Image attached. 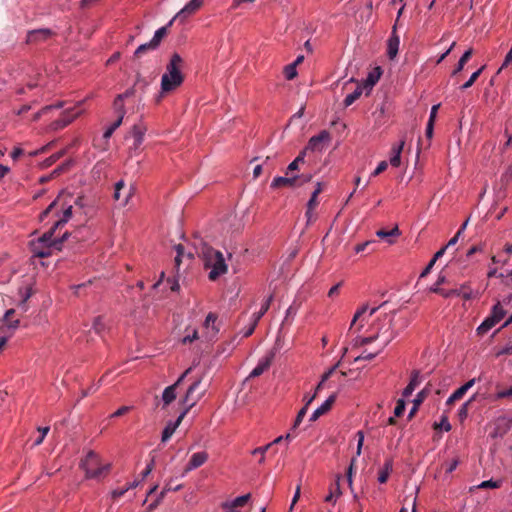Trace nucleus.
<instances>
[{
	"mask_svg": "<svg viewBox=\"0 0 512 512\" xmlns=\"http://www.w3.org/2000/svg\"><path fill=\"white\" fill-rule=\"evenodd\" d=\"M185 66V60L178 52L171 53L169 60L165 67V72L161 77V91L156 98L159 103L165 94L178 89L185 80V75L182 72Z\"/></svg>",
	"mask_w": 512,
	"mask_h": 512,
	"instance_id": "obj_1",
	"label": "nucleus"
},
{
	"mask_svg": "<svg viewBox=\"0 0 512 512\" xmlns=\"http://www.w3.org/2000/svg\"><path fill=\"white\" fill-rule=\"evenodd\" d=\"M199 256L203 260L204 267L211 269L208 275L211 281L217 280L221 275L227 272L228 267L223 254L207 243L201 242Z\"/></svg>",
	"mask_w": 512,
	"mask_h": 512,
	"instance_id": "obj_2",
	"label": "nucleus"
},
{
	"mask_svg": "<svg viewBox=\"0 0 512 512\" xmlns=\"http://www.w3.org/2000/svg\"><path fill=\"white\" fill-rule=\"evenodd\" d=\"M213 377L207 371H204L187 389L181 403L185 405L187 412L193 408L208 391L212 384Z\"/></svg>",
	"mask_w": 512,
	"mask_h": 512,
	"instance_id": "obj_3",
	"label": "nucleus"
},
{
	"mask_svg": "<svg viewBox=\"0 0 512 512\" xmlns=\"http://www.w3.org/2000/svg\"><path fill=\"white\" fill-rule=\"evenodd\" d=\"M79 467L84 470L86 479H100L109 473L111 464H102L100 455L94 450H89L81 459Z\"/></svg>",
	"mask_w": 512,
	"mask_h": 512,
	"instance_id": "obj_4",
	"label": "nucleus"
},
{
	"mask_svg": "<svg viewBox=\"0 0 512 512\" xmlns=\"http://www.w3.org/2000/svg\"><path fill=\"white\" fill-rule=\"evenodd\" d=\"M506 315V310L502 307L498 301L492 308L490 316H488L481 325L477 328L479 335H484L491 328H493L498 322H500Z\"/></svg>",
	"mask_w": 512,
	"mask_h": 512,
	"instance_id": "obj_5",
	"label": "nucleus"
},
{
	"mask_svg": "<svg viewBox=\"0 0 512 512\" xmlns=\"http://www.w3.org/2000/svg\"><path fill=\"white\" fill-rule=\"evenodd\" d=\"M91 239L90 229L86 226H79L71 232H65L54 245H62L69 241L71 244L84 242Z\"/></svg>",
	"mask_w": 512,
	"mask_h": 512,
	"instance_id": "obj_6",
	"label": "nucleus"
},
{
	"mask_svg": "<svg viewBox=\"0 0 512 512\" xmlns=\"http://www.w3.org/2000/svg\"><path fill=\"white\" fill-rule=\"evenodd\" d=\"M331 142V134L327 130H322L318 135L312 136L307 145L306 150L310 152H322Z\"/></svg>",
	"mask_w": 512,
	"mask_h": 512,
	"instance_id": "obj_7",
	"label": "nucleus"
},
{
	"mask_svg": "<svg viewBox=\"0 0 512 512\" xmlns=\"http://www.w3.org/2000/svg\"><path fill=\"white\" fill-rule=\"evenodd\" d=\"M55 36V32L49 28L31 30L27 33L26 43L29 45L39 44Z\"/></svg>",
	"mask_w": 512,
	"mask_h": 512,
	"instance_id": "obj_8",
	"label": "nucleus"
},
{
	"mask_svg": "<svg viewBox=\"0 0 512 512\" xmlns=\"http://www.w3.org/2000/svg\"><path fill=\"white\" fill-rule=\"evenodd\" d=\"M148 130L147 125L142 119L135 123L129 131V135L133 138V150H138L144 141L145 134Z\"/></svg>",
	"mask_w": 512,
	"mask_h": 512,
	"instance_id": "obj_9",
	"label": "nucleus"
},
{
	"mask_svg": "<svg viewBox=\"0 0 512 512\" xmlns=\"http://www.w3.org/2000/svg\"><path fill=\"white\" fill-rule=\"evenodd\" d=\"M276 352L275 350H271L264 359L251 371L249 378H255L262 375L266 370L271 366Z\"/></svg>",
	"mask_w": 512,
	"mask_h": 512,
	"instance_id": "obj_10",
	"label": "nucleus"
},
{
	"mask_svg": "<svg viewBox=\"0 0 512 512\" xmlns=\"http://www.w3.org/2000/svg\"><path fill=\"white\" fill-rule=\"evenodd\" d=\"M399 44L400 39L399 36L397 35L396 24H394L392 27V34L388 39L387 43V55L389 59L393 60L397 56Z\"/></svg>",
	"mask_w": 512,
	"mask_h": 512,
	"instance_id": "obj_11",
	"label": "nucleus"
},
{
	"mask_svg": "<svg viewBox=\"0 0 512 512\" xmlns=\"http://www.w3.org/2000/svg\"><path fill=\"white\" fill-rule=\"evenodd\" d=\"M203 5V0H191L175 16L174 19L184 20L187 16L194 14Z\"/></svg>",
	"mask_w": 512,
	"mask_h": 512,
	"instance_id": "obj_12",
	"label": "nucleus"
},
{
	"mask_svg": "<svg viewBox=\"0 0 512 512\" xmlns=\"http://www.w3.org/2000/svg\"><path fill=\"white\" fill-rule=\"evenodd\" d=\"M187 413L188 412L186 410H183L182 413L176 419V421H174V422L170 421L167 423V425L165 426V428L162 432V437H161L162 442H166L173 435V433L178 428V426L181 424L182 420L184 419V417Z\"/></svg>",
	"mask_w": 512,
	"mask_h": 512,
	"instance_id": "obj_13",
	"label": "nucleus"
},
{
	"mask_svg": "<svg viewBox=\"0 0 512 512\" xmlns=\"http://www.w3.org/2000/svg\"><path fill=\"white\" fill-rule=\"evenodd\" d=\"M208 460V453L205 451L194 453L184 469V473H187L193 469L202 466Z\"/></svg>",
	"mask_w": 512,
	"mask_h": 512,
	"instance_id": "obj_14",
	"label": "nucleus"
},
{
	"mask_svg": "<svg viewBox=\"0 0 512 512\" xmlns=\"http://www.w3.org/2000/svg\"><path fill=\"white\" fill-rule=\"evenodd\" d=\"M57 229H54V225L50 230L45 232L41 237H39L36 241H31V243H39V245H45L49 247H53L59 251H61V245H54L58 239H53L54 233Z\"/></svg>",
	"mask_w": 512,
	"mask_h": 512,
	"instance_id": "obj_15",
	"label": "nucleus"
},
{
	"mask_svg": "<svg viewBox=\"0 0 512 512\" xmlns=\"http://www.w3.org/2000/svg\"><path fill=\"white\" fill-rule=\"evenodd\" d=\"M250 497H251V494L247 493L245 495L235 498L233 501L223 502L221 504V507L223 509H226L227 512H236V509L238 507H243L249 501Z\"/></svg>",
	"mask_w": 512,
	"mask_h": 512,
	"instance_id": "obj_16",
	"label": "nucleus"
},
{
	"mask_svg": "<svg viewBox=\"0 0 512 512\" xmlns=\"http://www.w3.org/2000/svg\"><path fill=\"white\" fill-rule=\"evenodd\" d=\"M336 400V395L333 394V395H330L328 397V399L320 406L318 407L313 413L312 415L310 416V421L311 422H315L316 420H318V418L324 414H326L332 407V405L334 404Z\"/></svg>",
	"mask_w": 512,
	"mask_h": 512,
	"instance_id": "obj_17",
	"label": "nucleus"
},
{
	"mask_svg": "<svg viewBox=\"0 0 512 512\" xmlns=\"http://www.w3.org/2000/svg\"><path fill=\"white\" fill-rule=\"evenodd\" d=\"M298 181H299V178L295 177V176H293V177L279 176V177H276L273 179V181L271 183V188L279 189V188H283V187H296Z\"/></svg>",
	"mask_w": 512,
	"mask_h": 512,
	"instance_id": "obj_18",
	"label": "nucleus"
},
{
	"mask_svg": "<svg viewBox=\"0 0 512 512\" xmlns=\"http://www.w3.org/2000/svg\"><path fill=\"white\" fill-rule=\"evenodd\" d=\"M80 115V112L75 114H71L70 110H66L63 112L62 117L52 123L53 129H61L69 125L75 118Z\"/></svg>",
	"mask_w": 512,
	"mask_h": 512,
	"instance_id": "obj_19",
	"label": "nucleus"
},
{
	"mask_svg": "<svg viewBox=\"0 0 512 512\" xmlns=\"http://www.w3.org/2000/svg\"><path fill=\"white\" fill-rule=\"evenodd\" d=\"M157 49H158V47L151 40L149 42H147V43L141 44L134 51V53H133V55L131 57V61L132 62H139L144 53H146L149 50L154 51V50H157Z\"/></svg>",
	"mask_w": 512,
	"mask_h": 512,
	"instance_id": "obj_20",
	"label": "nucleus"
},
{
	"mask_svg": "<svg viewBox=\"0 0 512 512\" xmlns=\"http://www.w3.org/2000/svg\"><path fill=\"white\" fill-rule=\"evenodd\" d=\"M174 17L168 22L166 26H163L155 31L154 36L152 37L151 41L159 48L162 40L168 35L169 28L173 25Z\"/></svg>",
	"mask_w": 512,
	"mask_h": 512,
	"instance_id": "obj_21",
	"label": "nucleus"
},
{
	"mask_svg": "<svg viewBox=\"0 0 512 512\" xmlns=\"http://www.w3.org/2000/svg\"><path fill=\"white\" fill-rule=\"evenodd\" d=\"M30 248L31 252L33 253L34 257L38 258H46L51 256V249L53 247L45 246V245H39V243H31L30 242Z\"/></svg>",
	"mask_w": 512,
	"mask_h": 512,
	"instance_id": "obj_22",
	"label": "nucleus"
},
{
	"mask_svg": "<svg viewBox=\"0 0 512 512\" xmlns=\"http://www.w3.org/2000/svg\"><path fill=\"white\" fill-rule=\"evenodd\" d=\"M392 470H393V460L391 458H389L385 461L383 468L379 472L378 481L381 484L386 483Z\"/></svg>",
	"mask_w": 512,
	"mask_h": 512,
	"instance_id": "obj_23",
	"label": "nucleus"
},
{
	"mask_svg": "<svg viewBox=\"0 0 512 512\" xmlns=\"http://www.w3.org/2000/svg\"><path fill=\"white\" fill-rule=\"evenodd\" d=\"M382 330L381 329H378V331L372 335V336H369V337H357L354 339L353 341V347H362L364 345H367L371 342H373L374 340L378 339L381 335H382Z\"/></svg>",
	"mask_w": 512,
	"mask_h": 512,
	"instance_id": "obj_24",
	"label": "nucleus"
},
{
	"mask_svg": "<svg viewBox=\"0 0 512 512\" xmlns=\"http://www.w3.org/2000/svg\"><path fill=\"white\" fill-rule=\"evenodd\" d=\"M176 399V385H170L163 391L162 400L164 406L171 404Z\"/></svg>",
	"mask_w": 512,
	"mask_h": 512,
	"instance_id": "obj_25",
	"label": "nucleus"
},
{
	"mask_svg": "<svg viewBox=\"0 0 512 512\" xmlns=\"http://www.w3.org/2000/svg\"><path fill=\"white\" fill-rule=\"evenodd\" d=\"M72 209V205H68L67 207L64 208L62 217L54 223V229H59L63 227L71 219L73 214Z\"/></svg>",
	"mask_w": 512,
	"mask_h": 512,
	"instance_id": "obj_26",
	"label": "nucleus"
},
{
	"mask_svg": "<svg viewBox=\"0 0 512 512\" xmlns=\"http://www.w3.org/2000/svg\"><path fill=\"white\" fill-rule=\"evenodd\" d=\"M503 484V480L502 479H497V480H493V479H490V480H486V481H483L481 482L480 484H478L477 486H474L473 488H470V491H473V489H497V488H500Z\"/></svg>",
	"mask_w": 512,
	"mask_h": 512,
	"instance_id": "obj_27",
	"label": "nucleus"
},
{
	"mask_svg": "<svg viewBox=\"0 0 512 512\" xmlns=\"http://www.w3.org/2000/svg\"><path fill=\"white\" fill-rule=\"evenodd\" d=\"M112 106L118 117L124 119V116L126 114L124 99L119 94L115 97Z\"/></svg>",
	"mask_w": 512,
	"mask_h": 512,
	"instance_id": "obj_28",
	"label": "nucleus"
},
{
	"mask_svg": "<svg viewBox=\"0 0 512 512\" xmlns=\"http://www.w3.org/2000/svg\"><path fill=\"white\" fill-rule=\"evenodd\" d=\"M472 53H473V50H472V48H470L461 56V58L459 59L457 65H456V67L452 71V76L458 74L459 72H461L463 70L466 62L472 56Z\"/></svg>",
	"mask_w": 512,
	"mask_h": 512,
	"instance_id": "obj_29",
	"label": "nucleus"
},
{
	"mask_svg": "<svg viewBox=\"0 0 512 512\" xmlns=\"http://www.w3.org/2000/svg\"><path fill=\"white\" fill-rule=\"evenodd\" d=\"M273 299H274V294H273V293H272V294H270V295L266 298V300H265L264 304L262 305V307H261L260 311H259L257 314H255V318H254V320H255L256 322H258V321H259V320L264 316V314L269 310L270 305H271V303H272Z\"/></svg>",
	"mask_w": 512,
	"mask_h": 512,
	"instance_id": "obj_30",
	"label": "nucleus"
},
{
	"mask_svg": "<svg viewBox=\"0 0 512 512\" xmlns=\"http://www.w3.org/2000/svg\"><path fill=\"white\" fill-rule=\"evenodd\" d=\"M376 235L379 238H387V237H398L401 235V231L399 230L398 225H395L390 231H386L380 229L376 232Z\"/></svg>",
	"mask_w": 512,
	"mask_h": 512,
	"instance_id": "obj_31",
	"label": "nucleus"
},
{
	"mask_svg": "<svg viewBox=\"0 0 512 512\" xmlns=\"http://www.w3.org/2000/svg\"><path fill=\"white\" fill-rule=\"evenodd\" d=\"M361 94H362V87L357 86V88L354 90V92L347 95L346 98L344 99V106L348 107L351 104H353L354 101H356L361 96Z\"/></svg>",
	"mask_w": 512,
	"mask_h": 512,
	"instance_id": "obj_32",
	"label": "nucleus"
},
{
	"mask_svg": "<svg viewBox=\"0 0 512 512\" xmlns=\"http://www.w3.org/2000/svg\"><path fill=\"white\" fill-rule=\"evenodd\" d=\"M66 153V149H63L57 153H54L53 155H51L50 157H48L47 159H45L42 163H41V166L42 167H49L51 166L52 164H54L56 161H58L61 157H63Z\"/></svg>",
	"mask_w": 512,
	"mask_h": 512,
	"instance_id": "obj_33",
	"label": "nucleus"
},
{
	"mask_svg": "<svg viewBox=\"0 0 512 512\" xmlns=\"http://www.w3.org/2000/svg\"><path fill=\"white\" fill-rule=\"evenodd\" d=\"M217 320V315L210 312L208 313V315L206 316V319H205V322H204V326L205 327H212V330L214 332V334H217L219 332V328L217 326H215V322Z\"/></svg>",
	"mask_w": 512,
	"mask_h": 512,
	"instance_id": "obj_34",
	"label": "nucleus"
},
{
	"mask_svg": "<svg viewBox=\"0 0 512 512\" xmlns=\"http://www.w3.org/2000/svg\"><path fill=\"white\" fill-rule=\"evenodd\" d=\"M381 74H382L381 68L376 67L373 72L369 73V75L366 79V84L373 86L379 80Z\"/></svg>",
	"mask_w": 512,
	"mask_h": 512,
	"instance_id": "obj_35",
	"label": "nucleus"
},
{
	"mask_svg": "<svg viewBox=\"0 0 512 512\" xmlns=\"http://www.w3.org/2000/svg\"><path fill=\"white\" fill-rule=\"evenodd\" d=\"M272 446L271 443H268L267 445L265 446H262V447H258V448H255L251 451V454L252 455H256V454H259L260 458H259V463L260 464H263L264 461H265V454L266 452L268 451V449Z\"/></svg>",
	"mask_w": 512,
	"mask_h": 512,
	"instance_id": "obj_36",
	"label": "nucleus"
},
{
	"mask_svg": "<svg viewBox=\"0 0 512 512\" xmlns=\"http://www.w3.org/2000/svg\"><path fill=\"white\" fill-rule=\"evenodd\" d=\"M92 327H93V329L95 330V332L97 334L102 333L105 330V328H106V324L104 322V318L102 316L95 317L94 320H93Z\"/></svg>",
	"mask_w": 512,
	"mask_h": 512,
	"instance_id": "obj_37",
	"label": "nucleus"
},
{
	"mask_svg": "<svg viewBox=\"0 0 512 512\" xmlns=\"http://www.w3.org/2000/svg\"><path fill=\"white\" fill-rule=\"evenodd\" d=\"M122 122H123V119H121V117H117L116 121L114 123H112L110 127H108L106 129V131L103 134V138L108 140L112 136L114 131L122 124Z\"/></svg>",
	"mask_w": 512,
	"mask_h": 512,
	"instance_id": "obj_38",
	"label": "nucleus"
},
{
	"mask_svg": "<svg viewBox=\"0 0 512 512\" xmlns=\"http://www.w3.org/2000/svg\"><path fill=\"white\" fill-rule=\"evenodd\" d=\"M425 395L426 394L424 390L417 394L416 398L413 401L414 405L413 408L410 410L409 417H412L416 413L418 406L423 402Z\"/></svg>",
	"mask_w": 512,
	"mask_h": 512,
	"instance_id": "obj_39",
	"label": "nucleus"
},
{
	"mask_svg": "<svg viewBox=\"0 0 512 512\" xmlns=\"http://www.w3.org/2000/svg\"><path fill=\"white\" fill-rule=\"evenodd\" d=\"M284 75L287 80H292L297 76L296 64H289L284 68Z\"/></svg>",
	"mask_w": 512,
	"mask_h": 512,
	"instance_id": "obj_40",
	"label": "nucleus"
},
{
	"mask_svg": "<svg viewBox=\"0 0 512 512\" xmlns=\"http://www.w3.org/2000/svg\"><path fill=\"white\" fill-rule=\"evenodd\" d=\"M73 164V161L72 160H67L65 161L64 163H62L60 166H58L55 170L52 171L51 173V177H57L59 176L62 172L66 171L69 169V167Z\"/></svg>",
	"mask_w": 512,
	"mask_h": 512,
	"instance_id": "obj_41",
	"label": "nucleus"
},
{
	"mask_svg": "<svg viewBox=\"0 0 512 512\" xmlns=\"http://www.w3.org/2000/svg\"><path fill=\"white\" fill-rule=\"evenodd\" d=\"M483 69H484V66H482L480 69H478L476 72H474L471 75V77L469 78V80L461 86V89L465 90V89L471 87L474 84V82L478 79V77L482 73Z\"/></svg>",
	"mask_w": 512,
	"mask_h": 512,
	"instance_id": "obj_42",
	"label": "nucleus"
},
{
	"mask_svg": "<svg viewBox=\"0 0 512 512\" xmlns=\"http://www.w3.org/2000/svg\"><path fill=\"white\" fill-rule=\"evenodd\" d=\"M64 192L62 191L58 197L40 214L39 219L43 221L45 217L58 205L59 199Z\"/></svg>",
	"mask_w": 512,
	"mask_h": 512,
	"instance_id": "obj_43",
	"label": "nucleus"
},
{
	"mask_svg": "<svg viewBox=\"0 0 512 512\" xmlns=\"http://www.w3.org/2000/svg\"><path fill=\"white\" fill-rule=\"evenodd\" d=\"M182 486H183L182 484H177V485H175V487H174V488H171V483H170V482H169V483H167V484L164 486L163 490H162V491L160 492V494L158 495L157 500H159V502H161V501H162V499L164 498L165 494H166L168 491H178V490H180V489L182 488Z\"/></svg>",
	"mask_w": 512,
	"mask_h": 512,
	"instance_id": "obj_44",
	"label": "nucleus"
},
{
	"mask_svg": "<svg viewBox=\"0 0 512 512\" xmlns=\"http://www.w3.org/2000/svg\"><path fill=\"white\" fill-rule=\"evenodd\" d=\"M307 410H308V408H307V407H305V406H303V407L298 411L297 416H296V419H295V421H294V423H293V426H292L291 430H295V429L300 425V423L302 422V420H303L304 416H305V415H306V413H307Z\"/></svg>",
	"mask_w": 512,
	"mask_h": 512,
	"instance_id": "obj_45",
	"label": "nucleus"
},
{
	"mask_svg": "<svg viewBox=\"0 0 512 512\" xmlns=\"http://www.w3.org/2000/svg\"><path fill=\"white\" fill-rule=\"evenodd\" d=\"M433 428L435 430H438V429H441L443 428L445 431H450L451 430V425L450 423L448 422V418L446 416H443L441 421L439 423H434L433 425Z\"/></svg>",
	"mask_w": 512,
	"mask_h": 512,
	"instance_id": "obj_46",
	"label": "nucleus"
},
{
	"mask_svg": "<svg viewBox=\"0 0 512 512\" xmlns=\"http://www.w3.org/2000/svg\"><path fill=\"white\" fill-rule=\"evenodd\" d=\"M379 354V351L375 352H366L364 351L361 355L357 356L354 359V362H359L360 360H372Z\"/></svg>",
	"mask_w": 512,
	"mask_h": 512,
	"instance_id": "obj_47",
	"label": "nucleus"
},
{
	"mask_svg": "<svg viewBox=\"0 0 512 512\" xmlns=\"http://www.w3.org/2000/svg\"><path fill=\"white\" fill-rule=\"evenodd\" d=\"M376 244V241L374 240H368V241H365L364 243H361V244H358L354 247V250L356 253H360L362 251H364L365 249L373 246Z\"/></svg>",
	"mask_w": 512,
	"mask_h": 512,
	"instance_id": "obj_48",
	"label": "nucleus"
},
{
	"mask_svg": "<svg viewBox=\"0 0 512 512\" xmlns=\"http://www.w3.org/2000/svg\"><path fill=\"white\" fill-rule=\"evenodd\" d=\"M368 310V304H364L361 308H359L356 313L354 314V317L352 319L350 329L353 327V325L357 322V320Z\"/></svg>",
	"mask_w": 512,
	"mask_h": 512,
	"instance_id": "obj_49",
	"label": "nucleus"
},
{
	"mask_svg": "<svg viewBox=\"0 0 512 512\" xmlns=\"http://www.w3.org/2000/svg\"><path fill=\"white\" fill-rule=\"evenodd\" d=\"M38 432H40V437L35 441V445L36 446H39L40 444L43 443L44 441V438L45 436L47 435V433L49 432L50 428L49 427H38Z\"/></svg>",
	"mask_w": 512,
	"mask_h": 512,
	"instance_id": "obj_50",
	"label": "nucleus"
},
{
	"mask_svg": "<svg viewBox=\"0 0 512 512\" xmlns=\"http://www.w3.org/2000/svg\"><path fill=\"white\" fill-rule=\"evenodd\" d=\"M404 410H405V401L403 399H399L397 401L396 407L394 409V415L396 417H399L403 414Z\"/></svg>",
	"mask_w": 512,
	"mask_h": 512,
	"instance_id": "obj_51",
	"label": "nucleus"
},
{
	"mask_svg": "<svg viewBox=\"0 0 512 512\" xmlns=\"http://www.w3.org/2000/svg\"><path fill=\"white\" fill-rule=\"evenodd\" d=\"M198 339V331L197 329H192L191 331V334H187L183 339H182V343L183 344H187V343H191L193 342L194 340Z\"/></svg>",
	"mask_w": 512,
	"mask_h": 512,
	"instance_id": "obj_52",
	"label": "nucleus"
},
{
	"mask_svg": "<svg viewBox=\"0 0 512 512\" xmlns=\"http://www.w3.org/2000/svg\"><path fill=\"white\" fill-rule=\"evenodd\" d=\"M510 64H512V46H511L510 51L505 56V59L501 65V67L497 71V74H499L504 68L508 67Z\"/></svg>",
	"mask_w": 512,
	"mask_h": 512,
	"instance_id": "obj_53",
	"label": "nucleus"
},
{
	"mask_svg": "<svg viewBox=\"0 0 512 512\" xmlns=\"http://www.w3.org/2000/svg\"><path fill=\"white\" fill-rule=\"evenodd\" d=\"M124 187V181L120 180L115 184V191H114V199L116 201H119L121 199L122 193H120L121 189Z\"/></svg>",
	"mask_w": 512,
	"mask_h": 512,
	"instance_id": "obj_54",
	"label": "nucleus"
},
{
	"mask_svg": "<svg viewBox=\"0 0 512 512\" xmlns=\"http://www.w3.org/2000/svg\"><path fill=\"white\" fill-rule=\"evenodd\" d=\"M474 400V398L470 399L469 401H467L466 403H464L461 407V409L459 410V413H458V416L461 420H464L466 417H467V414H468V406L469 404Z\"/></svg>",
	"mask_w": 512,
	"mask_h": 512,
	"instance_id": "obj_55",
	"label": "nucleus"
},
{
	"mask_svg": "<svg viewBox=\"0 0 512 512\" xmlns=\"http://www.w3.org/2000/svg\"><path fill=\"white\" fill-rule=\"evenodd\" d=\"M500 278H502V282L505 286L512 289V271L509 272L506 276L504 274L498 275Z\"/></svg>",
	"mask_w": 512,
	"mask_h": 512,
	"instance_id": "obj_56",
	"label": "nucleus"
},
{
	"mask_svg": "<svg viewBox=\"0 0 512 512\" xmlns=\"http://www.w3.org/2000/svg\"><path fill=\"white\" fill-rule=\"evenodd\" d=\"M419 377H420V371L419 370H413L411 373V379L408 385H412L413 388H415L419 383Z\"/></svg>",
	"mask_w": 512,
	"mask_h": 512,
	"instance_id": "obj_57",
	"label": "nucleus"
},
{
	"mask_svg": "<svg viewBox=\"0 0 512 512\" xmlns=\"http://www.w3.org/2000/svg\"><path fill=\"white\" fill-rule=\"evenodd\" d=\"M357 436H358V443H357L356 455L360 456L361 452H362L363 442H364V433L362 431H358Z\"/></svg>",
	"mask_w": 512,
	"mask_h": 512,
	"instance_id": "obj_58",
	"label": "nucleus"
},
{
	"mask_svg": "<svg viewBox=\"0 0 512 512\" xmlns=\"http://www.w3.org/2000/svg\"><path fill=\"white\" fill-rule=\"evenodd\" d=\"M131 407L130 406H121L119 409H117L112 415L111 417H120V416H123L125 415L126 413H128L130 411Z\"/></svg>",
	"mask_w": 512,
	"mask_h": 512,
	"instance_id": "obj_59",
	"label": "nucleus"
},
{
	"mask_svg": "<svg viewBox=\"0 0 512 512\" xmlns=\"http://www.w3.org/2000/svg\"><path fill=\"white\" fill-rule=\"evenodd\" d=\"M340 362L336 363L332 368H330L328 371H326L322 377H321V380L323 383H325L330 377L331 375L334 373V371L336 370V368L339 366Z\"/></svg>",
	"mask_w": 512,
	"mask_h": 512,
	"instance_id": "obj_60",
	"label": "nucleus"
},
{
	"mask_svg": "<svg viewBox=\"0 0 512 512\" xmlns=\"http://www.w3.org/2000/svg\"><path fill=\"white\" fill-rule=\"evenodd\" d=\"M461 294V291L458 290V289H451V290H442L441 291V295L444 297V298H449L451 296H454V295H457V296H460Z\"/></svg>",
	"mask_w": 512,
	"mask_h": 512,
	"instance_id": "obj_61",
	"label": "nucleus"
},
{
	"mask_svg": "<svg viewBox=\"0 0 512 512\" xmlns=\"http://www.w3.org/2000/svg\"><path fill=\"white\" fill-rule=\"evenodd\" d=\"M387 166H388V163L386 161H381L378 164L377 168L372 173V175L373 176H378L380 173H382L383 171H385L387 169Z\"/></svg>",
	"mask_w": 512,
	"mask_h": 512,
	"instance_id": "obj_62",
	"label": "nucleus"
},
{
	"mask_svg": "<svg viewBox=\"0 0 512 512\" xmlns=\"http://www.w3.org/2000/svg\"><path fill=\"white\" fill-rule=\"evenodd\" d=\"M461 291V296L466 299V300H469L472 298V290L467 288L465 285H463L461 287V289H459Z\"/></svg>",
	"mask_w": 512,
	"mask_h": 512,
	"instance_id": "obj_63",
	"label": "nucleus"
},
{
	"mask_svg": "<svg viewBox=\"0 0 512 512\" xmlns=\"http://www.w3.org/2000/svg\"><path fill=\"white\" fill-rule=\"evenodd\" d=\"M496 399L512 397V387L507 390L500 391L496 394Z\"/></svg>",
	"mask_w": 512,
	"mask_h": 512,
	"instance_id": "obj_64",
	"label": "nucleus"
}]
</instances>
